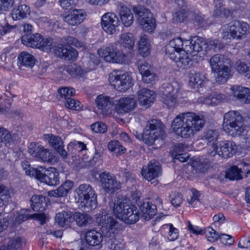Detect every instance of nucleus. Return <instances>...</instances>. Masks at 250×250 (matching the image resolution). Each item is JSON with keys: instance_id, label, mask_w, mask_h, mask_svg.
Here are the masks:
<instances>
[{"instance_id": "c85d7f7f", "label": "nucleus", "mask_w": 250, "mask_h": 250, "mask_svg": "<svg viewBox=\"0 0 250 250\" xmlns=\"http://www.w3.org/2000/svg\"><path fill=\"white\" fill-rule=\"evenodd\" d=\"M156 95L154 91L146 88H143L138 92V98L139 102L147 107L153 103L155 100Z\"/></svg>"}, {"instance_id": "5701e85b", "label": "nucleus", "mask_w": 250, "mask_h": 250, "mask_svg": "<svg viewBox=\"0 0 250 250\" xmlns=\"http://www.w3.org/2000/svg\"><path fill=\"white\" fill-rule=\"evenodd\" d=\"M23 239L19 236L5 238L1 242L0 250H21Z\"/></svg>"}, {"instance_id": "09e8293b", "label": "nucleus", "mask_w": 250, "mask_h": 250, "mask_svg": "<svg viewBox=\"0 0 250 250\" xmlns=\"http://www.w3.org/2000/svg\"><path fill=\"white\" fill-rule=\"evenodd\" d=\"M66 72L73 76L83 77L86 73L82 68L76 63H71L66 68Z\"/></svg>"}, {"instance_id": "c9c22d12", "label": "nucleus", "mask_w": 250, "mask_h": 250, "mask_svg": "<svg viewBox=\"0 0 250 250\" xmlns=\"http://www.w3.org/2000/svg\"><path fill=\"white\" fill-rule=\"evenodd\" d=\"M73 220L81 227H86L93 223L92 217L88 214L76 212L72 215Z\"/></svg>"}, {"instance_id": "0e129e2a", "label": "nucleus", "mask_w": 250, "mask_h": 250, "mask_svg": "<svg viewBox=\"0 0 250 250\" xmlns=\"http://www.w3.org/2000/svg\"><path fill=\"white\" fill-rule=\"evenodd\" d=\"M194 21L202 27H206L209 25L208 18L201 13L195 14Z\"/></svg>"}, {"instance_id": "a211bd4d", "label": "nucleus", "mask_w": 250, "mask_h": 250, "mask_svg": "<svg viewBox=\"0 0 250 250\" xmlns=\"http://www.w3.org/2000/svg\"><path fill=\"white\" fill-rule=\"evenodd\" d=\"M119 21L116 15L113 13H106L101 19V25L104 31L110 35L116 34Z\"/></svg>"}, {"instance_id": "49530a36", "label": "nucleus", "mask_w": 250, "mask_h": 250, "mask_svg": "<svg viewBox=\"0 0 250 250\" xmlns=\"http://www.w3.org/2000/svg\"><path fill=\"white\" fill-rule=\"evenodd\" d=\"M108 149L116 156L125 153L126 148L117 140H113L108 144Z\"/></svg>"}, {"instance_id": "603ef678", "label": "nucleus", "mask_w": 250, "mask_h": 250, "mask_svg": "<svg viewBox=\"0 0 250 250\" xmlns=\"http://www.w3.org/2000/svg\"><path fill=\"white\" fill-rule=\"evenodd\" d=\"M236 70L240 73L250 79V64L245 62L237 61L235 64Z\"/></svg>"}, {"instance_id": "6ab92c4d", "label": "nucleus", "mask_w": 250, "mask_h": 250, "mask_svg": "<svg viewBox=\"0 0 250 250\" xmlns=\"http://www.w3.org/2000/svg\"><path fill=\"white\" fill-rule=\"evenodd\" d=\"M141 173L145 179L151 181L161 175V165L158 161H151L148 163L146 168L143 167Z\"/></svg>"}, {"instance_id": "5fc2aeb1", "label": "nucleus", "mask_w": 250, "mask_h": 250, "mask_svg": "<svg viewBox=\"0 0 250 250\" xmlns=\"http://www.w3.org/2000/svg\"><path fill=\"white\" fill-rule=\"evenodd\" d=\"M107 247L111 250H123L124 244L115 238H110L107 242Z\"/></svg>"}, {"instance_id": "cd10ccee", "label": "nucleus", "mask_w": 250, "mask_h": 250, "mask_svg": "<svg viewBox=\"0 0 250 250\" xmlns=\"http://www.w3.org/2000/svg\"><path fill=\"white\" fill-rule=\"evenodd\" d=\"M230 89L233 96L245 104L250 103V90L238 85H234Z\"/></svg>"}, {"instance_id": "8fccbe9b", "label": "nucleus", "mask_w": 250, "mask_h": 250, "mask_svg": "<svg viewBox=\"0 0 250 250\" xmlns=\"http://www.w3.org/2000/svg\"><path fill=\"white\" fill-rule=\"evenodd\" d=\"M214 9L213 14L216 16L227 17L229 15V11L226 9L220 0H213Z\"/></svg>"}, {"instance_id": "774afa93", "label": "nucleus", "mask_w": 250, "mask_h": 250, "mask_svg": "<svg viewBox=\"0 0 250 250\" xmlns=\"http://www.w3.org/2000/svg\"><path fill=\"white\" fill-rule=\"evenodd\" d=\"M167 227H169V231L168 233V239L170 241H175L179 236L178 230L173 227L172 224L166 225Z\"/></svg>"}, {"instance_id": "bf43d9fd", "label": "nucleus", "mask_w": 250, "mask_h": 250, "mask_svg": "<svg viewBox=\"0 0 250 250\" xmlns=\"http://www.w3.org/2000/svg\"><path fill=\"white\" fill-rule=\"evenodd\" d=\"M218 137V132L216 130L208 129L204 133V138L208 142L216 141Z\"/></svg>"}, {"instance_id": "13d9d810", "label": "nucleus", "mask_w": 250, "mask_h": 250, "mask_svg": "<svg viewBox=\"0 0 250 250\" xmlns=\"http://www.w3.org/2000/svg\"><path fill=\"white\" fill-rule=\"evenodd\" d=\"M58 91L60 94L61 97L64 98L65 101L71 98V97L73 96L75 92V89L72 87L61 88H59Z\"/></svg>"}, {"instance_id": "ea45409f", "label": "nucleus", "mask_w": 250, "mask_h": 250, "mask_svg": "<svg viewBox=\"0 0 250 250\" xmlns=\"http://www.w3.org/2000/svg\"><path fill=\"white\" fill-rule=\"evenodd\" d=\"M138 51L144 57L148 56L150 52V45L149 40L146 35H142L138 43Z\"/></svg>"}, {"instance_id": "393cba45", "label": "nucleus", "mask_w": 250, "mask_h": 250, "mask_svg": "<svg viewBox=\"0 0 250 250\" xmlns=\"http://www.w3.org/2000/svg\"><path fill=\"white\" fill-rule=\"evenodd\" d=\"M136 106V101L132 97H123L119 100L116 105V110L118 113H127L133 110Z\"/></svg>"}, {"instance_id": "473e14b6", "label": "nucleus", "mask_w": 250, "mask_h": 250, "mask_svg": "<svg viewBox=\"0 0 250 250\" xmlns=\"http://www.w3.org/2000/svg\"><path fill=\"white\" fill-rule=\"evenodd\" d=\"M73 187V182L70 180H67L57 189L50 191L49 194L54 197H64L67 195Z\"/></svg>"}, {"instance_id": "4d7b16f0", "label": "nucleus", "mask_w": 250, "mask_h": 250, "mask_svg": "<svg viewBox=\"0 0 250 250\" xmlns=\"http://www.w3.org/2000/svg\"><path fill=\"white\" fill-rule=\"evenodd\" d=\"M142 75V81L146 83L153 84L158 80V76L153 70Z\"/></svg>"}, {"instance_id": "7ed1b4c3", "label": "nucleus", "mask_w": 250, "mask_h": 250, "mask_svg": "<svg viewBox=\"0 0 250 250\" xmlns=\"http://www.w3.org/2000/svg\"><path fill=\"white\" fill-rule=\"evenodd\" d=\"M181 86L177 82L164 83L162 86L161 101L164 107L173 109L178 105V95Z\"/></svg>"}, {"instance_id": "0eeeda50", "label": "nucleus", "mask_w": 250, "mask_h": 250, "mask_svg": "<svg viewBox=\"0 0 250 250\" xmlns=\"http://www.w3.org/2000/svg\"><path fill=\"white\" fill-rule=\"evenodd\" d=\"M249 25L245 22L233 21L227 24L229 29H223L222 38L227 42H230L233 39L241 40L248 31Z\"/></svg>"}, {"instance_id": "a19ab883", "label": "nucleus", "mask_w": 250, "mask_h": 250, "mask_svg": "<svg viewBox=\"0 0 250 250\" xmlns=\"http://www.w3.org/2000/svg\"><path fill=\"white\" fill-rule=\"evenodd\" d=\"M130 205L125 202V200L118 198L114 203L113 209L114 214L118 218L121 219L123 217L124 212L126 211Z\"/></svg>"}, {"instance_id": "052dcab7", "label": "nucleus", "mask_w": 250, "mask_h": 250, "mask_svg": "<svg viewBox=\"0 0 250 250\" xmlns=\"http://www.w3.org/2000/svg\"><path fill=\"white\" fill-rule=\"evenodd\" d=\"M90 127L91 130L95 133H104L107 130L106 125L101 122L92 124Z\"/></svg>"}, {"instance_id": "2f4dec72", "label": "nucleus", "mask_w": 250, "mask_h": 250, "mask_svg": "<svg viewBox=\"0 0 250 250\" xmlns=\"http://www.w3.org/2000/svg\"><path fill=\"white\" fill-rule=\"evenodd\" d=\"M31 207L35 211L42 212L47 208L46 198L42 195H35L31 199Z\"/></svg>"}, {"instance_id": "864d4df0", "label": "nucleus", "mask_w": 250, "mask_h": 250, "mask_svg": "<svg viewBox=\"0 0 250 250\" xmlns=\"http://www.w3.org/2000/svg\"><path fill=\"white\" fill-rule=\"evenodd\" d=\"M21 167L25 171V172L26 175H30L32 177H35L37 178L38 171H40V168H34L32 167L29 163L24 161L21 162Z\"/></svg>"}, {"instance_id": "37998d69", "label": "nucleus", "mask_w": 250, "mask_h": 250, "mask_svg": "<svg viewBox=\"0 0 250 250\" xmlns=\"http://www.w3.org/2000/svg\"><path fill=\"white\" fill-rule=\"evenodd\" d=\"M120 16L122 23L126 27L131 26L133 22V16L129 8L125 6H122Z\"/></svg>"}, {"instance_id": "4c0bfd02", "label": "nucleus", "mask_w": 250, "mask_h": 250, "mask_svg": "<svg viewBox=\"0 0 250 250\" xmlns=\"http://www.w3.org/2000/svg\"><path fill=\"white\" fill-rule=\"evenodd\" d=\"M30 13V8L25 4H21L12 10V17L14 20L26 18Z\"/></svg>"}, {"instance_id": "58836bf2", "label": "nucleus", "mask_w": 250, "mask_h": 250, "mask_svg": "<svg viewBox=\"0 0 250 250\" xmlns=\"http://www.w3.org/2000/svg\"><path fill=\"white\" fill-rule=\"evenodd\" d=\"M18 63L20 65L31 68L35 63V59L28 52L22 51L18 56Z\"/></svg>"}, {"instance_id": "e2e57ef3", "label": "nucleus", "mask_w": 250, "mask_h": 250, "mask_svg": "<svg viewBox=\"0 0 250 250\" xmlns=\"http://www.w3.org/2000/svg\"><path fill=\"white\" fill-rule=\"evenodd\" d=\"M186 18V12L184 9L176 11L172 15V21L173 22L178 23L183 22Z\"/></svg>"}, {"instance_id": "c03bdc74", "label": "nucleus", "mask_w": 250, "mask_h": 250, "mask_svg": "<svg viewBox=\"0 0 250 250\" xmlns=\"http://www.w3.org/2000/svg\"><path fill=\"white\" fill-rule=\"evenodd\" d=\"M72 217V212L62 211L56 214L55 221L60 226L63 227L70 224Z\"/></svg>"}, {"instance_id": "423d86ee", "label": "nucleus", "mask_w": 250, "mask_h": 250, "mask_svg": "<svg viewBox=\"0 0 250 250\" xmlns=\"http://www.w3.org/2000/svg\"><path fill=\"white\" fill-rule=\"evenodd\" d=\"M224 59L223 56L216 54L213 56L209 61L212 71L215 73L216 82L219 84L225 83L230 74V69L224 63Z\"/></svg>"}, {"instance_id": "20e7f679", "label": "nucleus", "mask_w": 250, "mask_h": 250, "mask_svg": "<svg viewBox=\"0 0 250 250\" xmlns=\"http://www.w3.org/2000/svg\"><path fill=\"white\" fill-rule=\"evenodd\" d=\"M75 198L78 202L84 204V209L89 211L96 207L97 195L93 188L89 184H81L75 189Z\"/></svg>"}, {"instance_id": "f8f14e48", "label": "nucleus", "mask_w": 250, "mask_h": 250, "mask_svg": "<svg viewBox=\"0 0 250 250\" xmlns=\"http://www.w3.org/2000/svg\"><path fill=\"white\" fill-rule=\"evenodd\" d=\"M189 86L202 94L210 91V82L200 73L190 72Z\"/></svg>"}, {"instance_id": "4be33fe9", "label": "nucleus", "mask_w": 250, "mask_h": 250, "mask_svg": "<svg viewBox=\"0 0 250 250\" xmlns=\"http://www.w3.org/2000/svg\"><path fill=\"white\" fill-rule=\"evenodd\" d=\"M45 138L50 145L57 151L62 158H67V153L63 148L64 144L61 137L49 134L45 135Z\"/></svg>"}, {"instance_id": "ddd939ff", "label": "nucleus", "mask_w": 250, "mask_h": 250, "mask_svg": "<svg viewBox=\"0 0 250 250\" xmlns=\"http://www.w3.org/2000/svg\"><path fill=\"white\" fill-rule=\"evenodd\" d=\"M28 151L29 153L42 162L51 163L56 160L54 153L42 146L35 143L30 144Z\"/></svg>"}, {"instance_id": "2eb2a0df", "label": "nucleus", "mask_w": 250, "mask_h": 250, "mask_svg": "<svg viewBox=\"0 0 250 250\" xmlns=\"http://www.w3.org/2000/svg\"><path fill=\"white\" fill-rule=\"evenodd\" d=\"M99 178L102 188L106 192H114L121 188V183L116 180L113 174L109 172L101 173Z\"/></svg>"}, {"instance_id": "39448f33", "label": "nucleus", "mask_w": 250, "mask_h": 250, "mask_svg": "<svg viewBox=\"0 0 250 250\" xmlns=\"http://www.w3.org/2000/svg\"><path fill=\"white\" fill-rule=\"evenodd\" d=\"M164 125L159 120L152 119L148 121L145 128L143 140L145 144L152 146L155 141L161 139L164 133Z\"/></svg>"}, {"instance_id": "a18cd8bd", "label": "nucleus", "mask_w": 250, "mask_h": 250, "mask_svg": "<svg viewBox=\"0 0 250 250\" xmlns=\"http://www.w3.org/2000/svg\"><path fill=\"white\" fill-rule=\"evenodd\" d=\"M107 221L105 229H103V231L106 232V236L109 237L114 236L115 231L120 229L119 222L111 216H110V219L107 220Z\"/></svg>"}, {"instance_id": "3c124183", "label": "nucleus", "mask_w": 250, "mask_h": 250, "mask_svg": "<svg viewBox=\"0 0 250 250\" xmlns=\"http://www.w3.org/2000/svg\"><path fill=\"white\" fill-rule=\"evenodd\" d=\"M110 216L104 210H101L99 213L96 215V222L103 230L105 229L107 220L110 219Z\"/></svg>"}, {"instance_id": "a878e982", "label": "nucleus", "mask_w": 250, "mask_h": 250, "mask_svg": "<svg viewBox=\"0 0 250 250\" xmlns=\"http://www.w3.org/2000/svg\"><path fill=\"white\" fill-rule=\"evenodd\" d=\"M123 50L131 52L133 50L135 44V38L131 33H124L119 36V40L116 42Z\"/></svg>"}, {"instance_id": "f257e3e1", "label": "nucleus", "mask_w": 250, "mask_h": 250, "mask_svg": "<svg viewBox=\"0 0 250 250\" xmlns=\"http://www.w3.org/2000/svg\"><path fill=\"white\" fill-rule=\"evenodd\" d=\"M204 116L193 112H183L177 115L171 124V129L177 135L188 138L203 128Z\"/></svg>"}, {"instance_id": "7c9ffc66", "label": "nucleus", "mask_w": 250, "mask_h": 250, "mask_svg": "<svg viewBox=\"0 0 250 250\" xmlns=\"http://www.w3.org/2000/svg\"><path fill=\"white\" fill-rule=\"evenodd\" d=\"M139 210L135 205H130L127 209L120 219L124 221L125 223L133 224L137 222L139 219Z\"/></svg>"}, {"instance_id": "c756f323", "label": "nucleus", "mask_w": 250, "mask_h": 250, "mask_svg": "<svg viewBox=\"0 0 250 250\" xmlns=\"http://www.w3.org/2000/svg\"><path fill=\"white\" fill-rule=\"evenodd\" d=\"M42 36L39 34H25L21 37L22 43L28 47L39 48L41 46Z\"/></svg>"}, {"instance_id": "bb28decb", "label": "nucleus", "mask_w": 250, "mask_h": 250, "mask_svg": "<svg viewBox=\"0 0 250 250\" xmlns=\"http://www.w3.org/2000/svg\"><path fill=\"white\" fill-rule=\"evenodd\" d=\"M248 167L249 165L246 163L243 164V169L239 168L236 166H233L225 172V177L231 180L241 179L242 178V174L243 172H245L247 174L250 173Z\"/></svg>"}, {"instance_id": "4468645a", "label": "nucleus", "mask_w": 250, "mask_h": 250, "mask_svg": "<svg viewBox=\"0 0 250 250\" xmlns=\"http://www.w3.org/2000/svg\"><path fill=\"white\" fill-rule=\"evenodd\" d=\"M40 168L41 169L38 171L37 179L51 186H56L59 184V173L55 168L50 167L46 169L40 167Z\"/></svg>"}, {"instance_id": "9d476101", "label": "nucleus", "mask_w": 250, "mask_h": 250, "mask_svg": "<svg viewBox=\"0 0 250 250\" xmlns=\"http://www.w3.org/2000/svg\"><path fill=\"white\" fill-rule=\"evenodd\" d=\"M97 52L100 57L108 62L123 63L125 62L126 55L117 50L116 42L99 49Z\"/></svg>"}, {"instance_id": "aec40b11", "label": "nucleus", "mask_w": 250, "mask_h": 250, "mask_svg": "<svg viewBox=\"0 0 250 250\" xmlns=\"http://www.w3.org/2000/svg\"><path fill=\"white\" fill-rule=\"evenodd\" d=\"M54 54L56 56L67 61H75L78 57V52L76 49L62 44L58 45L55 49Z\"/></svg>"}, {"instance_id": "de8ad7c7", "label": "nucleus", "mask_w": 250, "mask_h": 250, "mask_svg": "<svg viewBox=\"0 0 250 250\" xmlns=\"http://www.w3.org/2000/svg\"><path fill=\"white\" fill-rule=\"evenodd\" d=\"M14 137L7 129L0 126V143L9 146L14 143Z\"/></svg>"}, {"instance_id": "6e6552de", "label": "nucleus", "mask_w": 250, "mask_h": 250, "mask_svg": "<svg viewBox=\"0 0 250 250\" xmlns=\"http://www.w3.org/2000/svg\"><path fill=\"white\" fill-rule=\"evenodd\" d=\"M237 150L235 143L231 141H224L218 143H212L208 154L214 157L218 154L222 157L227 158L232 157Z\"/></svg>"}, {"instance_id": "338daca9", "label": "nucleus", "mask_w": 250, "mask_h": 250, "mask_svg": "<svg viewBox=\"0 0 250 250\" xmlns=\"http://www.w3.org/2000/svg\"><path fill=\"white\" fill-rule=\"evenodd\" d=\"M138 69L141 75L148 73L152 70L151 69V65L145 61H140L138 64Z\"/></svg>"}, {"instance_id": "1a4fd4ad", "label": "nucleus", "mask_w": 250, "mask_h": 250, "mask_svg": "<svg viewBox=\"0 0 250 250\" xmlns=\"http://www.w3.org/2000/svg\"><path fill=\"white\" fill-rule=\"evenodd\" d=\"M110 84L120 92L127 90L133 85V80L130 75L124 71H114L109 75Z\"/></svg>"}, {"instance_id": "dca6fc26", "label": "nucleus", "mask_w": 250, "mask_h": 250, "mask_svg": "<svg viewBox=\"0 0 250 250\" xmlns=\"http://www.w3.org/2000/svg\"><path fill=\"white\" fill-rule=\"evenodd\" d=\"M185 40L177 37L170 40L166 46V54L171 60H175L179 53L185 51Z\"/></svg>"}, {"instance_id": "6e6d98bb", "label": "nucleus", "mask_w": 250, "mask_h": 250, "mask_svg": "<svg viewBox=\"0 0 250 250\" xmlns=\"http://www.w3.org/2000/svg\"><path fill=\"white\" fill-rule=\"evenodd\" d=\"M29 217H31V215L29 214L28 211L27 209H22L17 212L15 219L17 223L20 224L27 220Z\"/></svg>"}, {"instance_id": "f704fd0d", "label": "nucleus", "mask_w": 250, "mask_h": 250, "mask_svg": "<svg viewBox=\"0 0 250 250\" xmlns=\"http://www.w3.org/2000/svg\"><path fill=\"white\" fill-rule=\"evenodd\" d=\"M225 98L226 96L224 94L214 92L213 94H211L206 97H201L199 99V101L207 104L216 105L225 100Z\"/></svg>"}, {"instance_id": "412c9836", "label": "nucleus", "mask_w": 250, "mask_h": 250, "mask_svg": "<svg viewBox=\"0 0 250 250\" xmlns=\"http://www.w3.org/2000/svg\"><path fill=\"white\" fill-rule=\"evenodd\" d=\"M95 103L100 114L104 115L111 114L113 103L109 97L99 95L95 100Z\"/></svg>"}, {"instance_id": "69168bd1", "label": "nucleus", "mask_w": 250, "mask_h": 250, "mask_svg": "<svg viewBox=\"0 0 250 250\" xmlns=\"http://www.w3.org/2000/svg\"><path fill=\"white\" fill-rule=\"evenodd\" d=\"M64 104L66 107L72 110H79L81 108L80 102L74 99L70 98L66 100Z\"/></svg>"}, {"instance_id": "79ce46f5", "label": "nucleus", "mask_w": 250, "mask_h": 250, "mask_svg": "<svg viewBox=\"0 0 250 250\" xmlns=\"http://www.w3.org/2000/svg\"><path fill=\"white\" fill-rule=\"evenodd\" d=\"M189 53L182 52L177 55L175 60H171L175 62L179 68L187 69L191 64V59L188 55Z\"/></svg>"}, {"instance_id": "72a5a7b5", "label": "nucleus", "mask_w": 250, "mask_h": 250, "mask_svg": "<svg viewBox=\"0 0 250 250\" xmlns=\"http://www.w3.org/2000/svg\"><path fill=\"white\" fill-rule=\"evenodd\" d=\"M86 243L90 246H95L99 245L103 240L102 234L95 229L87 231L85 235Z\"/></svg>"}, {"instance_id": "9b49d317", "label": "nucleus", "mask_w": 250, "mask_h": 250, "mask_svg": "<svg viewBox=\"0 0 250 250\" xmlns=\"http://www.w3.org/2000/svg\"><path fill=\"white\" fill-rule=\"evenodd\" d=\"M133 11L139 18V22L144 30L151 32L155 29V20L148 9L141 5H136L133 7Z\"/></svg>"}, {"instance_id": "680f3d73", "label": "nucleus", "mask_w": 250, "mask_h": 250, "mask_svg": "<svg viewBox=\"0 0 250 250\" xmlns=\"http://www.w3.org/2000/svg\"><path fill=\"white\" fill-rule=\"evenodd\" d=\"M169 200L173 206L179 207L183 202L182 195L180 193H171L169 195Z\"/></svg>"}, {"instance_id": "e433bc0d", "label": "nucleus", "mask_w": 250, "mask_h": 250, "mask_svg": "<svg viewBox=\"0 0 250 250\" xmlns=\"http://www.w3.org/2000/svg\"><path fill=\"white\" fill-rule=\"evenodd\" d=\"M143 217L148 220L152 218L156 213V205L148 202H144L140 207Z\"/></svg>"}, {"instance_id": "f3484780", "label": "nucleus", "mask_w": 250, "mask_h": 250, "mask_svg": "<svg viewBox=\"0 0 250 250\" xmlns=\"http://www.w3.org/2000/svg\"><path fill=\"white\" fill-rule=\"evenodd\" d=\"M205 40L202 37L194 36L189 40H185V51L195 56L198 52L206 48L207 46Z\"/></svg>"}, {"instance_id": "f03ea898", "label": "nucleus", "mask_w": 250, "mask_h": 250, "mask_svg": "<svg viewBox=\"0 0 250 250\" xmlns=\"http://www.w3.org/2000/svg\"><path fill=\"white\" fill-rule=\"evenodd\" d=\"M244 119L239 112L230 110L224 116L222 125L224 131L232 136L241 135L245 130Z\"/></svg>"}, {"instance_id": "b1692460", "label": "nucleus", "mask_w": 250, "mask_h": 250, "mask_svg": "<svg viewBox=\"0 0 250 250\" xmlns=\"http://www.w3.org/2000/svg\"><path fill=\"white\" fill-rule=\"evenodd\" d=\"M85 12L83 9H73L64 17V21L71 26L80 24L86 17Z\"/></svg>"}]
</instances>
